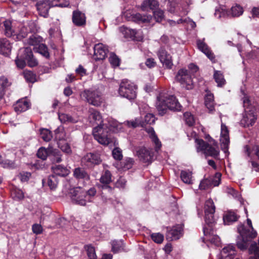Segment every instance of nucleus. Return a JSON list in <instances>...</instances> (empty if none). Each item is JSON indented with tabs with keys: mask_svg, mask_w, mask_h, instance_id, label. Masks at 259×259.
I'll use <instances>...</instances> for the list:
<instances>
[{
	"mask_svg": "<svg viewBox=\"0 0 259 259\" xmlns=\"http://www.w3.org/2000/svg\"><path fill=\"white\" fill-rule=\"evenodd\" d=\"M247 224L250 230L247 229L242 224L238 227V231L240 235L237 238L236 245L241 250H246L251 240L257 236V232L252 227L251 220L247 219Z\"/></svg>",
	"mask_w": 259,
	"mask_h": 259,
	"instance_id": "4",
	"label": "nucleus"
},
{
	"mask_svg": "<svg viewBox=\"0 0 259 259\" xmlns=\"http://www.w3.org/2000/svg\"><path fill=\"white\" fill-rule=\"evenodd\" d=\"M128 127H136L138 126L145 127V123L144 122H142L141 117L136 118L134 120L131 121H126L125 122Z\"/></svg>",
	"mask_w": 259,
	"mask_h": 259,
	"instance_id": "46",
	"label": "nucleus"
},
{
	"mask_svg": "<svg viewBox=\"0 0 259 259\" xmlns=\"http://www.w3.org/2000/svg\"><path fill=\"white\" fill-rule=\"evenodd\" d=\"M58 147L64 153L67 154H70L72 153V150L69 145L65 141L63 142H57Z\"/></svg>",
	"mask_w": 259,
	"mask_h": 259,
	"instance_id": "51",
	"label": "nucleus"
},
{
	"mask_svg": "<svg viewBox=\"0 0 259 259\" xmlns=\"http://www.w3.org/2000/svg\"><path fill=\"white\" fill-rule=\"evenodd\" d=\"M156 109L160 115L165 114L168 109L180 111L182 108L176 97L165 92H161L157 97Z\"/></svg>",
	"mask_w": 259,
	"mask_h": 259,
	"instance_id": "3",
	"label": "nucleus"
},
{
	"mask_svg": "<svg viewBox=\"0 0 259 259\" xmlns=\"http://www.w3.org/2000/svg\"><path fill=\"white\" fill-rule=\"evenodd\" d=\"M89 113L90 119L93 120L98 124V125L102 124L104 122V121L102 120V117L100 113L97 110L93 108H91L89 110Z\"/></svg>",
	"mask_w": 259,
	"mask_h": 259,
	"instance_id": "30",
	"label": "nucleus"
},
{
	"mask_svg": "<svg viewBox=\"0 0 259 259\" xmlns=\"http://www.w3.org/2000/svg\"><path fill=\"white\" fill-rule=\"evenodd\" d=\"M5 27V33L8 37L16 36L17 34V23L13 25L12 23L9 20H6L4 22Z\"/></svg>",
	"mask_w": 259,
	"mask_h": 259,
	"instance_id": "24",
	"label": "nucleus"
},
{
	"mask_svg": "<svg viewBox=\"0 0 259 259\" xmlns=\"http://www.w3.org/2000/svg\"><path fill=\"white\" fill-rule=\"evenodd\" d=\"M50 155V151H49V147L46 149L44 147L40 148L37 151V157L42 160H46Z\"/></svg>",
	"mask_w": 259,
	"mask_h": 259,
	"instance_id": "55",
	"label": "nucleus"
},
{
	"mask_svg": "<svg viewBox=\"0 0 259 259\" xmlns=\"http://www.w3.org/2000/svg\"><path fill=\"white\" fill-rule=\"evenodd\" d=\"M176 79L181 83L183 88L187 90H191L193 88L191 76L187 70L180 69L176 76Z\"/></svg>",
	"mask_w": 259,
	"mask_h": 259,
	"instance_id": "12",
	"label": "nucleus"
},
{
	"mask_svg": "<svg viewBox=\"0 0 259 259\" xmlns=\"http://www.w3.org/2000/svg\"><path fill=\"white\" fill-rule=\"evenodd\" d=\"M15 63L17 67L20 69L23 68L26 65V60L24 58V54H20V50L15 60Z\"/></svg>",
	"mask_w": 259,
	"mask_h": 259,
	"instance_id": "49",
	"label": "nucleus"
},
{
	"mask_svg": "<svg viewBox=\"0 0 259 259\" xmlns=\"http://www.w3.org/2000/svg\"><path fill=\"white\" fill-rule=\"evenodd\" d=\"M70 195L71 200L74 204L85 206L89 203L85 196V191L80 187L71 190Z\"/></svg>",
	"mask_w": 259,
	"mask_h": 259,
	"instance_id": "11",
	"label": "nucleus"
},
{
	"mask_svg": "<svg viewBox=\"0 0 259 259\" xmlns=\"http://www.w3.org/2000/svg\"><path fill=\"white\" fill-rule=\"evenodd\" d=\"M58 117L60 121L63 123H75L78 121L77 117H73L66 113H59Z\"/></svg>",
	"mask_w": 259,
	"mask_h": 259,
	"instance_id": "33",
	"label": "nucleus"
},
{
	"mask_svg": "<svg viewBox=\"0 0 259 259\" xmlns=\"http://www.w3.org/2000/svg\"><path fill=\"white\" fill-rule=\"evenodd\" d=\"M42 40V38L39 36L32 35L29 37L28 40V43L29 45L33 46V48L40 44Z\"/></svg>",
	"mask_w": 259,
	"mask_h": 259,
	"instance_id": "48",
	"label": "nucleus"
},
{
	"mask_svg": "<svg viewBox=\"0 0 259 259\" xmlns=\"http://www.w3.org/2000/svg\"><path fill=\"white\" fill-rule=\"evenodd\" d=\"M133 20L137 22H149L151 19V17L148 16H143L139 13L135 14L133 17Z\"/></svg>",
	"mask_w": 259,
	"mask_h": 259,
	"instance_id": "52",
	"label": "nucleus"
},
{
	"mask_svg": "<svg viewBox=\"0 0 259 259\" xmlns=\"http://www.w3.org/2000/svg\"><path fill=\"white\" fill-rule=\"evenodd\" d=\"M49 151H50V155L52 157V160L53 162L56 163H60L62 161L61 158L62 154L60 151L57 149H54L52 147H49Z\"/></svg>",
	"mask_w": 259,
	"mask_h": 259,
	"instance_id": "38",
	"label": "nucleus"
},
{
	"mask_svg": "<svg viewBox=\"0 0 259 259\" xmlns=\"http://www.w3.org/2000/svg\"><path fill=\"white\" fill-rule=\"evenodd\" d=\"M12 49L10 41L7 38L0 39V53L4 55H9Z\"/></svg>",
	"mask_w": 259,
	"mask_h": 259,
	"instance_id": "29",
	"label": "nucleus"
},
{
	"mask_svg": "<svg viewBox=\"0 0 259 259\" xmlns=\"http://www.w3.org/2000/svg\"><path fill=\"white\" fill-rule=\"evenodd\" d=\"M160 62L168 68H171L172 62L171 56L163 48H160L157 52Z\"/></svg>",
	"mask_w": 259,
	"mask_h": 259,
	"instance_id": "19",
	"label": "nucleus"
},
{
	"mask_svg": "<svg viewBox=\"0 0 259 259\" xmlns=\"http://www.w3.org/2000/svg\"><path fill=\"white\" fill-rule=\"evenodd\" d=\"M134 163V160L132 158H125L122 161L120 162L119 168L122 170H127L131 168Z\"/></svg>",
	"mask_w": 259,
	"mask_h": 259,
	"instance_id": "41",
	"label": "nucleus"
},
{
	"mask_svg": "<svg viewBox=\"0 0 259 259\" xmlns=\"http://www.w3.org/2000/svg\"><path fill=\"white\" fill-rule=\"evenodd\" d=\"M220 142L222 150L225 153H227L230 143V138L229 130L226 125L223 122L221 123Z\"/></svg>",
	"mask_w": 259,
	"mask_h": 259,
	"instance_id": "14",
	"label": "nucleus"
},
{
	"mask_svg": "<svg viewBox=\"0 0 259 259\" xmlns=\"http://www.w3.org/2000/svg\"><path fill=\"white\" fill-rule=\"evenodd\" d=\"M29 32L35 33L37 31L38 27L34 21H30L26 24Z\"/></svg>",
	"mask_w": 259,
	"mask_h": 259,
	"instance_id": "63",
	"label": "nucleus"
},
{
	"mask_svg": "<svg viewBox=\"0 0 259 259\" xmlns=\"http://www.w3.org/2000/svg\"><path fill=\"white\" fill-rule=\"evenodd\" d=\"M158 6V2L156 0L144 1L141 5V8L142 11H147L149 8L154 9Z\"/></svg>",
	"mask_w": 259,
	"mask_h": 259,
	"instance_id": "39",
	"label": "nucleus"
},
{
	"mask_svg": "<svg viewBox=\"0 0 259 259\" xmlns=\"http://www.w3.org/2000/svg\"><path fill=\"white\" fill-rule=\"evenodd\" d=\"M205 105L208 109L209 112L211 113L214 110V98L211 93H207L205 97Z\"/></svg>",
	"mask_w": 259,
	"mask_h": 259,
	"instance_id": "37",
	"label": "nucleus"
},
{
	"mask_svg": "<svg viewBox=\"0 0 259 259\" xmlns=\"http://www.w3.org/2000/svg\"><path fill=\"white\" fill-rule=\"evenodd\" d=\"M12 195L15 200H20L24 198V194L21 190L15 189L12 192Z\"/></svg>",
	"mask_w": 259,
	"mask_h": 259,
	"instance_id": "61",
	"label": "nucleus"
},
{
	"mask_svg": "<svg viewBox=\"0 0 259 259\" xmlns=\"http://www.w3.org/2000/svg\"><path fill=\"white\" fill-rule=\"evenodd\" d=\"M122 124L119 123L116 120L108 118L104 120L102 124L97 125L93 129V135L96 140L100 144L108 145L111 142L109 133L118 132L121 130Z\"/></svg>",
	"mask_w": 259,
	"mask_h": 259,
	"instance_id": "2",
	"label": "nucleus"
},
{
	"mask_svg": "<svg viewBox=\"0 0 259 259\" xmlns=\"http://www.w3.org/2000/svg\"><path fill=\"white\" fill-rule=\"evenodd\" d=\"M41 138L46 142H48L52 138L51 132L46 128H42L40 130Z\"/></svg>",
	"mask_w": 259,
	"mask_h": 259,
	"instance_id": "54",
	"label": "nucleus"
},
{
	"mask_svg": "<svg viewBox=\"0 0 259 259\" xmlns=\"http://www.w3.org/2000/svg\"><path fill=\"white\" fill-rule=\"evenodd\" d=\"M244 151L248 157H251L252 153H253L259 159V146H254L251 149L249 146L246 145L244 148Z\"/></svg>",
	"mask_w": 259,
	"mask_h": 259,
	"instance_id": "47",
	"label": "nucleus"
},
{
	"mask_svg": "<svg viewBox=\"0 0 259 259\" xmlns=\"http://www.w3.org/2000/svg\"><path fill=\"white\" fill-rule=\"evenodd\" d=\"M137 85L128 79H123L119 85L118 93L119 95L129 100H133L137 97Z\"/></svg>",
	"mask_w": 259,
	"mask_h": 259,
	"instance_id": "7",
	"label": "nucleus"
},
{
	"mask_svg": "<svg viewBox=\"0 0 259 259\" xmlns=\"http://www.w3.org/2000/svg\"><path fill=\"white\" fill-rule=\"evenodd\" d=\"M146 131L149 134V138L154 145L155 152H158L161 147V143L156 135L154 128L152 127H149L146 128Z\"/></svg>",
	"mask_w": 259,
	"mask_h": 259,
	"instance_id": "20",
	"label": "nucleus"
},
{
	"mask_svg": "<svg viewBox=\"0 0 259 259\" xmlns=\"http://www.w3.org/2000/svg\"><path fill=\"white\" fill-rule=\"evenodd\" d=\"M112 250L114 253H117L122 251L125 250L124 248V244L121 240L113 241L111 243Z\"/></svg>",
	"mask_w": 259,
	"mask_h": 259,
	"instance_id": "42",
	"label": "nucleus"
},
{
	"mask_svg": "<svg viewBox=\"0 0 259 259\" xmlns=\"http://www.w3.org/2000/svg\"><path fill=\"white\" fill-rule=\"evenodd\" d=\"M197 45L198 49L203 52L210 60L214 59V56L212 52L210 50L207 45L201 40L197 41Z\"/></svg>",
	"mask_w": 259,
	"mask_h": 259,
	"instance_id": "26",
	"label": "nucleus"
},
{
	"mask_svg": "<svg viewBox=\"0 0 259 259\" xmlns=\"http://www.w3.org/2000/svg\"><path fill=\"white\" fill-rule=\"evenodd\" d=\"M197 151L202 152L206 157L211 156L217 158L219 155V149L217 143L213 142L212 145L209 144L202 139H195Z\"/></svg>",
	"mask_w": 259,
	"mask_h": 259,
	"instance_id": "6",
	"label": "nucleus"
},
{
	"mask_svg": "<svg viewBox=\"0 0 259 259\" xmlns=\"http://www.w3.org/2000/svg\"><path fill=\"white\" fill-rule=\"evenodd\" d=\"M246 57L248 59H257L259 57V48L254 47V49L250 53H246Z\"/></svg>",
	"mask_w": 259,
	"mask_h": 259,
	"instance_id": "58",
	"label": "nucleus"
},
{
	"mask_svg": "<svg viewBox=\"0 0 259 259\" xmlns=\"http://www.w3.org/2000/svg\"><path fill=\"white\" fill-rule=\"evenodd\" d=\"M119 30L125 38H131L137 41H141L143 39V37L140 30H137L124 26L119 27Z\"/></svg>",
	"mask_w": 259,
	"mask_h": 259,
	"instance_id": "13",
	"label": "nucleus"
},
{
	"mask_svg": "<svg viewBox=\"0 0 259 259\" xmlns=\"http://www.w3.org/2000/svg\"><path fill=\"white\" fill-rule=\"evenodd\" d=\"M72 22L77 26H83L86 23L85 14L79 11H74L72 14Z\"/></svg>",
	"mask_w": 259,
	"mask_h": 259,
	"instance_id": "23",
	"label": "nucleus"
},
{
	"mask_svg": "<svg viewBox=\"0 0 259 259\" xmlns=\"http://www.w3.org/2000/svg\"><path fill=\"white\" fill-rule=\"evenodd\" d=\"M34 52L38 53L46 58L49 57V53L48 51L47 46L42 43L39 44L37 46L33 48Z\"/></svg>",
	"mask_w": 259,
	"mask_h": 259,
	"instance_id": "44",
	"label": "nucleus"
},
{
	"mask_svg": "<svg viewBox=\"0 0 259 259\" xmlns=\"http://www.w3.org/2000/svg\"><path fill=\"white\" fill-rule=\"evenodd\" d=\"M183 233V225H177L171 228H167L166 237L171 240H177L182 236Z\"/></svg>",
	"mask_w": 259,
	"mask_h": 259,
	"instance_id": "15",
	"label": "nucleus"
},
{
	"mask_svg": "<svg viewBox=\"0 0 259 259\" xmlns=\"http://www.w3.org/2000/svg\"><path fill=\"white\" fill-rule=\"evenodd\" d=\"M0 165L4 168H11L14 166V163L9 159H2L0 156Z\"/></svg>",
	"mask_w": 259,
	"mask_h": 259,
	"instance_id": "64",
	"label": "nucleus"
},
{
	"mask_svg": "<svg viewBox=\"0 0 259 259\" xmlns=\"http://www.w3.org/2000/svg\"><path fill=\"white\" fill-rule=\"evenodd\" d=\"M96 192V190L94 187L90 188L88 191H85V196L89 203L93 201Z\"/></svg>",
	"mask_w": 259,
	"mask_h": 259,
	"instance_id": "62",
	"label": "nucleus"
},
{
	"mask_svg": "<svg viewBox=\"0 0 259 259\" xmlns=\"http://www.w3.org/2000/svg\"><path fill=\"white\" fill-rule=\"evenodd\" d=\"M82 100L95 106H100L104 101L101 93L97 90H86L80 94Z\"/></svg>",
	"mask_w": 259,
	"mask_h": 259,
	"instance_id": "8",
	"label": "nucleus"
},
{
	"mask_svg": "<svg viewBox=\"0 0 259 259\" xmlns=\"http://www.w3.org/2000/svg\"><path fill=\"white\" fill-rule=\"evenodd\" d=\"M101 159L98 154L87 153L81 159V163L88 167H92L100 163Z\"/></svg>",
	"mask_w": 259,
	"mask_h": 259,
	"instance_id": "17",
	"label": "nucleus"
},
{
	"mask_svg": "<svg viewBox=\"0 0 259 259\" xmlns=\"http://www.w3.org/2000/svg\"><path fill=\"white\" fill-rule=\"evenodd\" d=\"M241 92L243 95L242 100L245 112L240 121V124L244 127H248L252 125L256 120V115L254 112L255 106L252 103L249 97L245 94L243 91Z\"/></svg>",
	"mask_w": 259,
	"mask_h": 259,
	"instance_id": "5",
	"label": "nucleus"
},
{
	"mask_svg": "<svg viewBox=\"0 0 259 259\" xmlns=\"http://www.w3.org/2000/svg\"><path fill=\"white\" fill-rule=\"evenodd\" d=\"M94 58L96 61L104 59L108 52L107 47L102 43L95 45L94 47Z\"/></svg>",
	"mask_w": 259,
	"mask_h": 259,
	"instance_id": "16",
	"label": "nucleus"
},
{
	"mask_svg": "<svg viewBox=\"0 0 259 259\" xmlns=\"http://www.w3.org/2000/svg\"><path fill=\"white\" fill-rule=\"evenodd\" d=\"M29 32L26 24L20 22L17 23V34L16 38L20 40L25 38Z\"/></svg>",
	"mask_w": 259,
	"mask_h": 259,
	"instance_id": "27",
	"label": "nucleus"
},
{
	"mask_svg": "<svg viewBox=\"0 0 259 259\" xmlns=\"http://www.w3.org/2000/svg\"><path fill=\"white\" fill-rule=\"evenodd\" d=\"M239 218V215L235 211L229 210L224 213L223 221L225 225H230L232 223L236 222Z\"/></svg>",
	"mask_w": 259,
	"mask_h": 259,
	"instance_id": "25",
	"label": "nucleus"
},
{
	"mask_svg": "<svg viewBox=\"0 0 259 259\" xmlns=\"http://www.w3.org/2000/svg\"><path fill=\"white\" fill-rule=\"evenodd\" d=\"M20 54H24V58L30 67H34L37 65V61L33 57L31 48L26 47L20 49Z\"/></svg>",
	"mask_w": 259,
	"mask_h": 259,
	"instance_id": "18",
	"label": "nucleus"
},
{
	"mask_svg": "<svg viewBox=\"0 0 259 259\" xmlns=\"http://www.w3.org/2000/svg\"><path fill=\"white\" fill-rule=\"evenodd\" d=\"M152 240L156 243H161L164 239V236L160 233H152L151 235Z\"/></svg>",
	"mask_w": 259,
	"mask_h": 259,
	"instance_id": "59",
	"label": "nucleus"
},
{
	"mask_svg": "<svg viewBox=\"0 0 259 259\" xmlns=\"http://www.w3.org/2000/svg\"><path fill=\"white\" fill-rule=\"evenodd\" d=\"M47 185L51 190H54L58 184V178L56 176L52 175L50 176L46 180Z\"/></svg>",
	"mask_w": 259,
	"mask_h": 259,
	"instance_id": "43",
	"label": "nucleus"
},
{
	"mask_svg": "<svg viewBox=\"0 0 259 259\" xmlns=\"http://www.w3.org/2000/svg\"><path fill=\"white\" fill-rule=\"evenodd\" d=\"M155 152V151H154L151 148L144 146L139 147L136 150V155L140 161L149 164L154 159Z\"/></svg>",
	"mask_w": 259,
	"mask_h": 259,
	"instance_id": "10",
	"label": "nucleus"
},
{
	"mask_svg": "<svg viewBox=\"0 0 259 259\" xmlns=\"http://www.w3.org/2000/svg\"><path fill=\"white\" fill-rule=\"evenodd\" d=\"M23 76L27 82H34L36 81V76L32 71L25 70L23 72Z\"/></svg>",
	"mask_w": 259,
	"mask_h": 259,
	"instance_id": "53",
	"label": "nucleus"
},
{
	"mask_svg": "<svg viewBox=\"0 0 259 259\" xmlns=\"http://www.w3.org/2000/svg\"><path fill=\"white\" fill-rule=\"evenodd\" d=\"M30 107V104L26 99H21L18 101L14 105V109L17 113L26 111Z\"/></svg>",
	"mask_w": 259,
	"mask_h": 259,
	"instance_id": "28",
	"label": "nucleus"
},
{
	"mask_svg": "<svg viewBox=\"0 0 259 259\" xmlns=\"http://www.w3.org/2000/svg\"><path fill=\"white\" fill-rule=\"evenodd\" d=\"M55 132V139L58 142L65 141L66 134L64 132V127L62 126L58 127L54 131Z\"/></svg>",
	"mask_w": 259,
	"mask_h": 259,
	"instance_id": "40",
	"label": "nucleus"
},
{
	"mask_svg": "<svg viewBox=\"0 0 259 259\" xmlns=\"http://www.w3.org/2000/svg\"><path fill=\"white\" fill-rule=\"evenodd\" d=\"M229 12V17H238L243 14L244 10L240 5L235 4L231 7Z\"/></svg>",
	"mask_w": 259,
	"mask_h": 259,
	"instance_id": "35",
	"label": "nucleus"
},
{
	"mask_svg": "<svg viewBox=\"0 0 259 259\" xmlns=\"http://www.w3.org/2000/svg\"><path fill=\"white\" fill-rule=\"evenodd\" d=\"M213 78L218 87H222L225 84L226 80L223 73L220 71H214Z\"/></svg>",
	"mask_w": 259,
	"mask_h": 259,
	"instance_id": "45",
	"label": "nucleus"
},
{
	"mask_svg": "<svg viewBox=\"0 0 259 259\" xmlns=\"http://www.w3.org/2000/svg\"><path fill=\"white\" fill-rule=\"evenodd\" d=\"M73 175L77 179L89 180L90 176L86 171L82 168L77 167L74 169Z\"/></svg>",
	"mask_w": 259,
	"mask_h": 259,
	"instance_id": "36",
	"label": "nucleus"
},
{
	"mask_svg": "<svg viewBox=\"0 0 259 259\" xmlns=\"http://www.w3.org/2000/svg\"><path fill=\"white\" fill-rule=\"evenodd\" d=\"M155 121V117L153 114L147 113L145 115L144 120H142L145 123V126L146 124H151L154 123Z\"/></svg>",
	"mask_w": 259,
	"mask_h": 259,
	"instance_id": "60",
	"label": "nucleus"
},
{
	"mask_svg": "<svg viewBox=\"0 0 259 259\" xmlns=\"http://www.w3.org/2000/svg\"><path fill=\"white\" fill-rule=\"evenodd\" d=\"M215 207L213 200L211 199L207 200L204 204V220L205 225L203 227L204 242H209L212 244L218 246L220 244V238L214 234L213 226L215 223V219L214 217Z\"/></svg>",
	"mask_w": 259,
	"mask_h": 259,
	"instance_id": "1",
	"label": "nucleus"
},
{
	"mask_svg": "<svg viewBox=\"0 0 259 259\" xmlns=\"http://www.w3.org/2000/svg\"><path fill=\"white\" fill-rule=\"evenodd\" d=\"M111 174L108 170H105L102 175L100 178V182L103 184L102 186V189L104 190H108L109 192L113 191L112 188L108 186V184L111 182Z\"/></svg>",
	"mask_w": 259,
	"mask_h": 259,
	"instance_id": "21",
	"label": "nucleus"
},
{
	"mask_svg": "<svg viewBox=\"0 0 259 259\" xmlns=\"http://www.w3.org/2000/svg\"><path fill=\"white\" fill-rule=\"evenodd\" d=\"M55 1H50L49 0H43L37 2L36 6L39 14L45 18H47L49 15V10L51 7L56 6H65L68 5L67 1H65V3L63 4H56L55 3Z\"/></svg>",
	"mask_w": 259,
	"mask_h": 259,
	"instance_id": "9",
	"label": "nucleus"
},
{
	"mask_svg": "<svg viewBox=\"0 0 259 259\" xmlns=\"http://www.w3.org/2000/svg\"><path fill=\"white\" fill-rule=\"evenodd\" d=\"M236 254L235 247L233 244H229L223 248L220 252L221 257L219 259H234Z\"/></svg>",
	"mask_w": 259,
	"mask_h": 259,
	"instance_id": "22",
	"label": "nucleus"
},
{
	"mask_svg": "<svg viewBox=\"0 0 259 259\" xmlns=\"http://www.w3.org/2000/svg\"><path fill=\"white\" fill-rule=\"evenodd\" d=\"M185 121L189 126H192L195 122V119L193 116L190 112H185L184 114Z\"/></svg>",
	"mask_w": 259,
	"mask_h": 259,
	"instance_id": "57",
	"label": "nucleus"
},
{
	"mask_svg": "<svg viewBox=\"0 0 259 259\" xmlns=\"http://www.w3.org/2000/svg\"><path fill=\"white\" fill-rule=\"evenodd\" d=\"M180 178L181 180L186 184H193L192 172L189 169L182 170L181 171Z\"/></svg>",
	"mask_w": 259,
	"mask_h": 259,
	"instance_id": "34",
	"label": "nucleus"
},
{
	"mask_svg": "<svg viewBox=\"0 0 259 259\" xmlns=\"http://www.w3.org/2000/svg\"><path fill=\"white\" fill-rule=\"evenodd\" d=\"M52 168L55 176L65 177L70 173L69 169L61 164L56 165L53 166Z\"/></svg>",
	"mask_w": 259,
	"mask_h": 259,
	"instance_id": "31",
	"label": "nucleus"
},
{
	"mask_svg": "<svg viewBox=\"0 0 259 259\" xmlns=\"http://www.w3.org/2000/svg\"><path fill=\"white\" fill-rule=\"evenodd\" d=\"M109 61L113 67H117L119 65L120 60L114 53H111L109 54Z\"/></svg>",
	"mask_w": 259,
	"mask_h": 259,
	"instance_id": "56",
	"label": "nucleus"
},
{
	"mask_svg": "<svg viewBox=\"0 0 259 259\" xmlns=\"http://www.w3.org/2000/svg\"><path fill=\"white\" fill-rule=\"evenodd\" d=\"M89 259H97L95 249L91 245H87L84 246Z\"/></svg>",
	"mask_w": 259,
	"mask_h": 259,
	"instance_id": "50",
	"label": "nucleus"
},
{
	"mask_svg": "<svg viewBox=\"0 0 259 259\" xmlns=\"http://www.w3.org/2000/svg\"><path fill=\"white\" fill-rule=\"evenodd\" d=\"M214 16L218 19L229 17V12L225 6L219 5L215 9Z\"/></svg>",
	"mask_w": 259,
	"mask_h": 259,
	"instance_id": "32",
	"label": "nucleus"
}]
</instances>
